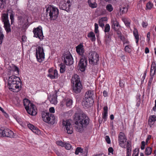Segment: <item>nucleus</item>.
I'll use <instances>...</instances> for the list:
<instances>
[{
    "label": "nucleus",
    "instance_id": "nucleus-6",
    "mask_svg": "<svg viewBox=\"0 0 156 156\" xmlns=\"http://www.w3.org/2000/svg\"><path fill=\"white\" fill-rule=\"evenodd\" d=\"M118 141L119 146L123 148L127 147L128 144L132 145L131 142L127 140L125 134L122 132H120L119 135Z\"/></svg>",
    "mask_w": 156,
    "mask_h": 156
},
{
    "label": "nucleus",
    "instance_id": "nucleus-27",
    "mask_svg": "<svg viewBox=\"0 0 156 156\" xmlns=\"http://www.w3.org/2000/svg\"><path fill=\"white\" fill-rule=\"evenodd\" d=\"M104 112L102 113V118L105 121L106 120L108 116V108L107 106L104 107Z\"/></svg>",
    "mask_w": 156,
    "mask_h": 156
},
{
    "label": "nucleus",
    "instance_id": "nucleus-51",
    "mask_svg": "<svg viewBox=\"0 0 156 156\" xmlns=\"http://www.w3.org/2000/svg\"><path fill=\"white\" fill-rule=\"evenodd\" d=\"M12 70L14 71H17V73L18 74L19 73V68L16 66H14Z\"/></svg>",
    "mask_w": 156,
    "mask_h": 156
},
{
    "label": "nucleus",
    "instance_id": "nucleus-64",
    "mask_svg": "<svg viewBox=\"0 0 156 156\" xmlns=\"http://www.w3.org/2000/svg\"><path fill=\"white\" fill-rule=\"evenodd\" d=\"M125 25L127 26L128 27L129 25V22L127 21H125L124 22Z\"/></svg>",
    "mask_w": 156,
    "mask_h": 156
},
{
    "label": "nucleus",
    "instance_id": "nucleus-46",
    "mask_svg": "<svg viewBox=\"0 0 156 156\" xmlns=\"http://www.w3.org/2000/svg\"><path fill=\"white\" fill-rule=\"evenodd\" d=\"M64 147H65L66 149L67 150H70L71 148V145L69 144L65 143L64 146Z\"/></svg>",
    "mask_w": 156,
    "mask_h": 156
},
{
    "label": "nucleus",
    "instance_id": "nucleus-14",
    "mask_svg": "<svg viewBox=\"0 0 156 156\" xmlns=\"http://www.w3.org/2000/svg\"><path fill=\"white\" fill-rule=\"evenodd\" d=\"M64 63L66 65L70 66L73 63V58L70 53L64 55Z\"/></svg>",
    "mask_w": 156,
    "mask_h": 156
},
{
    "label": "nucleus",
    "instance_id": "nucleus-9",
    "mask_svg": "<svg viewBox=\"0 0 156 156\" xmlns=\"http://www.w3.org/2000/svg\"><path fill=\"white\" fill-rule=\"evenodd\" d=\"M36 56L37 60L40 62H41L44 58V53L42 47L39 46L36 50Z\"/></svg>",
    "mask_w": 156,
    "mask_h": 156
},
{
    "label": "nucleus",
    "instance_id": "nucleus-22",
    "mask_svg": "<svg viewBox=\"0 0 156 156\" xmlns=\"http://www.w3.org/2000/svg\"><path fill=\"white\" fill-rule=\"evenodd\" d=\"M28 127L31 129L34 133L38 134L40 132V130L33 125L29 124L27 125Z\"/></svg>",
    "mask_w": 156,
    "mask_h": 156
},
{
    "label": "nucleus",
    "instance_id": "nucleus-59",
    "mask_svg": "<svg viewBox=\"0 0 156 156\" xmlns=\"http://www.w3.org/2000/svg\"><path fill=\"white\" fill-rule=\"evenodd\" d=\"M151 76L152 77L150 78L149 81V82H148V85H149V86L151 85V83L152 81V80H153V76Z\"/></svg>",
    "mask_w": 156,
    "mask_h": 156
},
{
    "label": "nucleus",
    "instance_id": "nucleus-2",
    "mask_svg": "<svg viewBox=\"0 0 156 156\" xmlns=\"http://www.w3.org/2000/svg\"><path fill=\"white\" fill-rule=\"evenodd\" d=\"M8 85L10 90L18 92L21 89V82L19 77L15 75H12L9 77Z\"/></svg>",
    "mask_w": 156,
    "mask_h": 156
},
{
    "label": "nucleus",
    "instance_id": "nucleus-41",
    "mask_svg": "<svg viewBox=\"0 0 156 156\" xmlns=\"http://www.w3.org/2000/svg\"><path fill=\"white\" fill-rule=\"evenodd\" d=\"M5 0H0V8H3L5 5Z\"/></svg>",
    "mask_w": 156,
    "mask_h": 156
},
{
    "label": "nucleus",
    "instance_id": "nucleus-24",
    "mask_svg": "<svg viewBox=\"0 0 156 156\" xmlns=\"http://www.w3.org/2000/svg\"><path fill=\"white\" fill-rule=\"evenodd\" d=\"M85 98H83L82 104L84 108H88V94H87V92H86L85 95Z\"/></svg>",
    "mask_w": 156,
    "mask_h": 156
},
{
    "label": "nucleus",
    "instance_id": "nucleus-39",
    "mask_svg": "<svg viewBox=\"0 0 156 156\" xmlns=\"http://www.w3.org/2000/svg\"><path fill=\"white\" fill-rule=\"evenodd\" d=\"M60 72L61 73H63L66 70L65 66L63 65L62 64H61L60 65Z\"/></svg>",
    "mask_w": 156,
    "mask_h": 156
},
{
    "label": "nucleus",
    "instance_id": "nucleus-62",
    "mask_svg": "<svg viewBox=\"0 0 156 156\" xmlns=\"http://www.w3.org/2000/svg\"><path fill=\"white\" fill-rule=\"evenodd\" d=\"M149 50L148 48L147 47H146L145 48V53L146 54H147L149 53Z\"/></svg>",
    "mask_w": 156,
    "mask_h": 156
},
{
    "label": "nucleus",
    "instance_id": "nucleus-63",
    "mask_svg": "<svg viewBox=\"0 0 156 156\" xmlns=\"http://www.w3.org/2000/svg\"><path fill=\"white\" fill-rule=\"evenodd\" d=\"M2 129H0V136L3 137V136Z\"/></svg>",
    "mask_w": 156,
    "mask_h": 156
},
{
    "label": "nucleus",
    "instance_id": "nucleus-29",
    "mask_svg": "<svg viewBox=\"0 0 156 156\" xmlns=\"http://www.w3.org/2000/svg\"><path fill=\"white\" fill-rule=\"evenodd\" d=\"M57 95L56 94H54L51 97L50 99L51 102L54 104H56L57 103Z\"/></svg>",
    "mask_w": 156,
    "mask_h": 156
},
{
    "label": "nucleus",
    "instance_id": "nucleus-36",
    "mask_svg": "<svg viewBox=\"0 0 156 156\" xmlns=\"http://www.w3.org/2000/svg\"><path fill=\"white\" fill-rule=\"evenodd\" d=\"M106 10L109 12L112 11L113 9L112 5L110 4H108L106 6Z\"/></svg>",
    "mask_w": 156,
    "mask_h": 156
},
{
    "label": "nucleus",
    "instance_id": "nucleus-19",
    "mask_svg": "<svg viewBox=\"0 0 156 156\" xmlns=\"http://www.w3.org/2000/svg\"><path fill=\"white\" fill-rule=\"evenodd\" d=\"M83 46L81 44H80L76 47V51L81 56L83 55L85 56L84 54V50L83 48Z\"/></svg>",
    "mask_w": 156,
    "mask_h": 156
},
{
    "label": "nucleus",
    "instance_id": "nucleus-58",
    "mask_svg": "<svg viewBox=\"0 0 156 156\" xmlns=\"http://www.w3.org/2000/svg\"><path fill=\"white\" fill-rule=\"evenodd\" d=\"M151 136L150 135H148L147 137L146 140V143H147L149 140L151 138Z\"/></svg>",
    "mask_w": 156,
    "mask_h": 156
},
{
    "label": "nucleus",
    "instance_id": "nucleus-48",
    "mask_svg": "<svg viewBox=\"0 0 156 156\" xmlns=\"http://www.w3.org/2000/svg\"><path fill=\"white\" fill-rule=\"evenodd\" d=\"M56 144L58 146L64 147L65 143L62 141H57L56 142Z\"/></svg>",
    "mask_w": 156,
    "mask_h": 156
},
{
    "label": "nucleus",
    "instance_id": "nucleus-50",
    "mask_svg": "<svg viewBox=\"0 0 156 156\" xmlns=\"http://www.w3.org/2000/svg\"><path fill=\"white\" fill-rule=\"evenodd\" d=\"M105 140L106 142L108 144H110L111 143L110 139L108 136H105Z\"/></svg>",
    "mask_w": 156,
    "mask_h": 156
},
{
    "label": "nucleus",
    "instance_id": "nucleus-1",
    "mask_svg": "<svg viewBox=\"0 0 156 156\" xmlns=\"http://www.w3.org/2000/svg\"><path fill=\"white\" fill-rule=\"evenodd\" d=\"M88 117L84 113L76 114L74 119L75 124L76 125L75 129L76 131L82 132L84 128H86L87 126V120Z\"/></svg>",
    "mask_w": 156,
    "mask_h": 156
},
{
    "label": "nucleus",
    "instance_id": "nucleus-16",
    "mask_svg": "<svg viewBox=\"0 0 156 156\" xmlns=\"http://www.w3.org/2000/svg\"><path fill=\"white\" fill-rule=\"evenodd\" d=\"M3 137L5 136L9 137H14V134L11 130L7 129L3 130Z\"/></svg>",
    "mask_w": 156,
    "mask_h": 156
},
{
    "label": "nucleus",
    "instance_id": "nucleus-44",
    "mask_svg": "<svg viewBox=\"0 0 156 156\" xmlns=\"http://www.w3.org/2000/svg\"><path fill=\"white\" fill-rule=\"evenodd\" d=\"M139 151V150L136 148L133 151V154L132 156H138Z\"/></svg>",
    "mask_w": 156,
    "mask_h": 156
},
{
    "label": "nucleus",
    "instance_id": "nucleus-60",
    "mask_svg": "<svg viewBox=\"0 0 156 156\" xmlns=\"http://www.w3.org/2000/svg\"><path fill=\"white\" fill-rule=\"evenodd\" d=\"M103 95L105 97H107L108 95V93L106 90H104L103 92Z\"/></svg>",
    "mask_w": 156,
    "mask_h": 156
},
{
    "label": "nucleus",
    "instance_id": "nucleus-5",
    "mask_svg": "<svg viewBox=\"0 0 156 156\" xmlns=\"http://www.w3.org/2000/svg\"><path fill=\"white\" fill-rule=\"evenodd\" d=\"M23 103L27 113L32 115H35L37 114L35 106L27 98L24 99Z\"/></svg>",
    "mask_w": 156,
    "mask_h": 156
},
{
    "label": "nucleus",
    "instance_id": "nucleus-28",
    "mask_svg": "<svg viewBox=\"0 0 156 156\" xmlns=\"http://www.w3.org/2000/svg\"><path fill=\"white\" fill-rule=\"evenodd\" d=\"M4 27L5 28V29L7 33L11 32V25L10 24L9 22L5 23H4Z\"/></svg>",
    "mask_w": 156,
    "mask_h": 156
},
{
    "label": "nucleus",
    "instance_id": "nucleus-40",
    "mask_svg": "<svg viewBox=\"0 0 156 156\" xmlns=\"http://www.w3.org/2000/svg\"><path fill=\"white\" fill-rule=\"evenodd\" d=\"M88 5L92 8H95L97 7V4L95 2L90 3L88 0Z\"/></svg>",
    "mask_w": 156,
    "mask_h": 156
},
{
    "label": "nucleus",
    "instance_id": "nucleus-17",
    "mask_svg": "<svg viewBox=\"0 0 156 156\" xmlns=\"http://www.w3.org/2000/svg\"><path fill=\"white\" fill-rule=\"evenodd\" d=\"M111 24L112 28L115 30H116L120 27L118 21L115 18H112L111 19Z\"/></svg>",
    "mask_w": 156,
    "mask_h": 156
},
{
    "label": "nucleus",
    "instance_id": "nucleus-7",
    "mask_svg": "<svg viewBox=\"0 0 156 156\" xmlns=\"http://www.w3.org/2000/svg\"><path fill=\"white\" fill-rule=\"evenodd\" d=\"M42 117L44 122L49 124H53L55 122V119L54 115L49 112H42Z\"/></svg>",
    "mask_w": 156,
    "mask_h": 156
},
{
    "label": "nucleus",
    "instance_id": "nucleus-13",
    "mask_svg": "<svg viewBox=\"0 0 156 156\" xmlns=\"http://www.w3.org/2000/svg\"><path fill=\"white\" fill-rule=\"evenodd\" d=\"M62 125L65 126V131H66L68 134H71L73 132L72 126L69 120H63L62 122Z\"/></svg>",
    "mask_w": 156,
    "mask_h": 156
},
{
    "label": "nucleus",
    "instance_id": "nucleus-56",
    "mask_svg": "<svg viewBox=\"0 0 156 156\" xmlns=\"http://www.w3.org/2000/svg\"><path fill=\"white\" fill-rule=\"evenodd\" d=\"M147 41H148L150 40V32H148L147 33Z\"/></svg>",
    "mask_w": 156,
    "mask_h": 156
},
{
    "label": "nucleus",
    "instance_id": "nucleus-25",
    "mask_svg": "<svg viewBox=\"0 0 156 156\" xmlns=\"http://www.w3.org/2000/svg\"><path fill=\"white\" fill-rule=\"evenodd\" d=\"M87 149V148L85 149L84 151L83 149L81 147H77L76 149L75 154L76 155H77L79 154V152L83 153L84 152L86 153L85 156H87V154L88 152Z\"/></svg>",
    "mask_w": 156,
    "mask_h": 156
},
{
    "label": "nucleus",
    "instance_id": "nucleus-45",
    "mask_svg": "<svg viewBox=\"0 0 156 156\" xmlns=\"http://www.w3.org/2000/svg\"><path fill=\"white\" fill-rule=\"evenodd\" d=\"M110 30V26L108 24H107L105 27L104 31L105 32H108Z\"/></svg>",
    "mask_w": 156,
    "mask_h": 156
},
{
    "label": "nucleus",
    "instance_id": "nucleus-52",
    "mask_svg": "<svg viewBox=\"0 0 156 156\" xmlns=\"http://www.w3.org/2000/svg\"><path fill=\"white\" fill-rule=\"evenodd\" d=\"M108 151L109 152V154L110 153H111L112 154H113V149L112 147H110L108 149Z\"/></svg>",
    "mask_w": 156,
    "mask_h": 156
},
{
    "label": "nucleus",
    "instance_id": "nucleus-53",
    "mask_svg": "<svg viewBox=\"0 0 156 156\" xmlns=\"http://www.w3.org/2000/svg\"><path fill=\"white\" fill-rule=\"evenodd\" d=\"M145 142L144 141H143L141 142V148L142 150H143L145 148Z\"/></svg>",
    "mask_w": 156,
    "mask_h": 156
},
{
    "label": "nucleus",
    "instance_id": "nucleus-20",
    "mask_svg": "<svg viewBox=\"0 0 156 156\" xmlns=\"http://www.w3.org/2000/svg\"><path fill=\"white\" fill-rule=\"evenodd\" d=\"M156 73V64L155 62H153L151 66L150 75L151 76H153Z\"/></svg>",
    "mask_w": 156,
    "mask_h": 156
},
{
    "label": "nucleus",
    "instance_id": "nucleus-15",
    "mask_svg": "<svg viewBox=\"0 0 156 156\" xmlns=\"http://www.w3.org/2000/svg\"><path fill=\"white\" fill-rule=\"evenodd\" d=\"M49 74L48 76L51 79H54L57 78L58 76V73L57 70L56 69L54 70L52 68L49 69L48 71Z\"/></svg>",
    "mask_w": 156,
    "mask_h": 156
},
{
    "label": "nucleus",
    "instance_id": "nucleus-11",
    "mask_svg": "<svg viewBox=\"0 0 156 156\" xmlns=\"http://www.w3.org/2000/svg\"><path fill=\"white\" fill-rule=\"evenodd\" d=\"M87 56L84 55L82 56L78 64L79 69L81 72H83L85 70L86 68L87 67Z\"/></svg>",
    "mask_w": 156,
    "mask_h": 156
},
{
    "label": "nucleus",
    "instance_id": "nucleus-57",
    "mask_svg": "<svg viewBox=\"0 0 156 156\" xmlns=\"http://www.w3.org/2000/svg\"><path fill=\"white\" fill-rule=\"evenodd\" d=\"M146 72H145L144 74L143 75V76L142 77V78L141 79V80H142L143 81H144V80L145 79V77H146Z\"/></svg>",
    "mask_w": 156,
    "mask_h": 156
},
{
    "label": "nucleus",
    "instance_id": "nucleus-12",
    "mask_svg": "<svg viewBox=\"0 0 156 156\" xmlns=\"http://www.w3.org/2000/svg\"><path fill=\"white\" fill-rule=\"evenodd\" d=\"M42 29V27L39 26L36 28H34L33 30L34 37L38 38L40 40L43 39L44 37Z\"/></svg>",
    "mask_w": 156,
    "mask_h": 156
},
{
    "label": "nucleus",
    "instance_id": "nucleus-31",
    "mask_svg": "<svg viewBox=\"0 0 156 156\" xmlns=\"http://www.w3.org/2000/svg\"><path fill=\"white\" fill-rule=\"evenodd\" d=\"M126 148V156H131L132 151V145L128 144Z\"/></svg>",
    "mask_w": 156,
    "mask_h": 156
},
{
    "label": "nucleus",
    "instance_id": "nucleus-54",
    "mask_svg": "<svg viewBox=\"0 0 156 156\" xmlns=\"http://www.w3.org/2000/svg\"><path fill=\"white\" fill-rule=\"evenodd\" d=\"M49 112L51 113H54L55 112V109L54 107H51L49 109Z\"/></svg>",
    "mask_w": 156,
    "mask_h": 156
},
{
    "label": "nucleus",
    "instance_id": "nucleus-37",
    "mask_svg": "<svg viewBox=\"0 0 156 156\" xmlns=\"http://www.w3.org/2000/svg\"><path fill=\"white\" fill-rule=\"evenodd\" d=\"M14 14L12 10L10 11V17L11 20V24H12L14 22Z\"/></svg>",
    "mask_w": 156,
    "mask_h": 156
},
{
    "label": "nucleus",
    "instance_id": "nucleus-30",
    "mask_svg": "<svg viewBox=\"0 0 156 156\" xmlns=\"http://www.w3.org/2000/svg\"><path fill=\"white\" fill-rule=\"evenodd\" d=\"M133 32L134 36L136 39V43L137 44L139 40V34L137 30L134 28Z\"/></svg>",
    "mask_w": 156,
    "mask_h": 156
},
{
    "label": "nucleus",
    "instance_id": "nucleus-18",
    "mask_svg": "<svg viewBox=\"0 0 156 156\" xmlns=\"http://www.w3.org/2000/svg\"><path fill=\"white\" fill-rule=\"evenodd\" d=\"M94 90L88 91V101H89L90 106L92 105L94 102Z\"/></svg>",
    "mask_w": 156,
    "mask_h": 156
},
{
    "label": "nucleus",
    "instance_id": "nucleus-33",
    "mask_svg": "<svg viewBox=\"0 0 156 156\" xmlns=\"http://www.w3.org/2000/svg\"><path fill=\"white\" fill-rule=\"evenodd\" d=\"M94 32H95V33L97 34H96V36L97 37V38H98V37H99V30H98V24L96 23H94Z\"/></svg>",
    "mask_w": 156,
    "mask_h": 156
},
{
    "label": "nucleus",
    "instance_id": "nucleus-49",
    "mask_svg": "<svg viewBox=\"0 0 156 156\" xmlns=\"http://www.w3.org/2000/svg\"><path fill=\"white\" fill-rule=\"evenodd\" d=\"M148 25V23L146 21H143L141 23V26L143 28H146Z\"/></svg>",
    "mask_w": 156,
    "mask_h": 156
},
{
    "label": "nucleus",
    "instance_id": "nucleus-55",
    "mask_svg": "<svg viewBox=\"0 0 156 156\" xmlns=\"http://www.w3.org/2000/svg\"><path fill=\"white\" fill-rule=\"evenodd\" d=\"M140 98L137 99V101L136 104V106L138 107L140 105Z\"/></svg>",
    "mask_w": 156,
    "mask_h": 156
},
{
    "label": "nucleus",
    "instance_id": "nucleus-8",
    "mask_svg": "<svg viewBox=\"0 0 156 156\" xmlns=\"http://www.w3.org/2000/svg\"><path fill=\"white\" fill-rule=\"evenodd\" d=\"M99 59V55L94 51L90 52L88 55V61L89 63L92 65H97Z\"/></svg>",
    "mask_w": 156,
    "mask_h": 156
},
{
    "label": "nucleus",
    "instance_id": "nucleus-43",
    "mask_svg": "<svg viewBox=\"0 0 156 156\" xmlns=\"http://www.w3.org/2000/svg\"><path fill=\"white\" fill-rule=\"evenodd\" d=\"M72 100L71 99H67L66 102V105L68 107L69 106L72 105Z\"/></svg>",
    "mask_w": 156,
    "mask_h": 156
},
{
    "label": "nucleus",
    "instance_id": "nucleus-21",
    "mask_svg": "<svg viewBox=\"0 0 156 156\" xmlns=\"http://www.w3.org/2000/svg\"><path fill=\"white\" fill-rule=\"evenodd\" d=\"M156 121V116L152 115L150 116L149 117L148 124L151 127L154 123Z\"/></svg>",
    "mask_w": 156,
    "mask_h": 156
},
{
    "label": "nucleus",
    "instance_id": "nucleus-34",
    "mask_svg": "<svg viewBox=\"0 0 156 156\" xmlns=\"http://www.w3.org/2000/svg\"><path fill=\"white\" fill-rule=\"evenodd\" d=\"M152 149L151 147H148L146 148L145 151V154L147 155H150L152 152Z\"/></svg>",
    "mask_w": 156,
    "mask_h": 156
},
{
    "label": "nucleus",
    "instance_id": "nucleus-38",
    "mask_svg": "<svg viewBox=\"0 0 156 156\" xmlns=\"http://www.w3.org/2000/svg\"><path fill=\"white\" fill-rule=\"evenodd\" d=\"M128 11V8L126 6L120 8V12L121 14H123L126 13Z\"/></svg>",
    "mask_w": 156,
    "mask_h": 156
},
{
    "label": "nucleus",
    "instance_id": "nucleus-32",
    "mask_svg": "<svg viewBox=\"0 0 156 156\" xmlns=\"http://www.w3.org/2000/svg\"><path fill=\"white\" fill-rule=\"evenodd\" d=\"M88 37L92 41H94L96 40L95 34L93 32H90L89 33H88Z\"/></svg>",
    "mask_w": 156,
    "mask_h": 156
},
{
    "label": "nucleus",
    "instance_id": "nucleus-3",
    "mask_svg": "<svg viewBox=\"0 0 156 156\" xmlns=\"http://www.w3.org/2000/svg\"><path fill=\"white\" fill-rule=\"evenodd\" d=\"M72 89L76 93H80L82 88L79 76L76 74L72 76L71 80Z\"/></svg>",
    "mask_w": 156,
    "mask_h": 156
},
{
    "label": "nucleus",
    "instance_id": "nucleus-42",
    "mask_svg": "<svg viewBox=\"0 0 156 156\" xmlns=\"http://www.w3.org/2000/svg\"><path fill=\"white\" fill-rule=\"evenodd\" d=\"M153 6V4L151 2H148L147 3L146 5V9H151Z\"/></svg>",
    "mask_w": 156,
    "mask_h": 156
},
{
    "label": "nucleus",
    "instance_id": "nucleus-26",
    "mask_svg": "<svg viewBox=\"0 0 156 156\" xmlns=\"http://www.w3.org/2000/svg\"><path fill=\"white\" fill-rule=\"evenodd\" d=\"M107 18L106 17H103L99 19L98 23L99 26L102 27L104 26V23L107 20Z\"/></svg>",
    "mask_w": 156,
    "mask_h": 156
},
{
    "label": "nucleus",
    "instance_id": "nucleus-4",
    "mask_svg": "<svg viewBox=\"0 0 156 156\" xmlns=\"http://www.w3.org/2000/svg\"><path fill=\"white\" fill-rule=\"evenodd\" d=\"M59 11L58 9L55 7L49 5L46 9V17L49 16L50 20H55L58 16Z\"/></svg>",
    "mask_w": 156,
    "mask_h": 156
},
{
    "label": "nucleus",
    "instance_id": "nucleus-61",
    "mask_svg": "<svg viewBox=\"0 0 156 156\" xmlns=\"http://www.w3.org/2000/svg\"><path fill=\"white\" fill-rule=\"evenodd\" d=\"M123 43L124 44H129V42L127 40H125L123 41Z\"/></svg>",
    "mask_w": 156,
    "mask_h": 156
},
{
    "label": "nucleus",
    "instance_id": "nucleus-35",
    "mask_svg": "<svg viewBox=\"0 0 156 156\" xmlns=\"http://www.w3.org/2000/svg\"><path fill=\"white\" fill-rule=\"evenodd\" d=\"M125 51L129 53H130L132 51L131 47L130 45H126L124 48Z\"/></svg>",
    "mask_w": 156,
    "mask_h": 156
},
{
    "label": "nucleus",
    "instance_id": "nucleus-47",
    "mask_svg": "<svg viewBox=\"0 0 156 156\" xmlns=\"http://www.w3.org/2000/svg\"><path fill=\"white\" fill-rule=\"evenodd\" d=\"M4 36L2 32L0 33V44H2L4 38Z\"/></svg>",
    "mask_w": 156,
    "mask_h": 156
},
{
    "label": "nucleus",
    "instance_id": "nucleus-23",
    "mask_svg": "<svg viewBox=\"0 0 156 156\" xmlns=\"http://www.w3.org/2000/svg\"><path fill=\"white\" fill-rule=\"evenodd\" d=\"M9 10H8L6 13H3L2 16V22L4 23L9 22L8 19V12L9 11Z\"/></svg>",
    "mask_w": 156,
    "mask_h": 156
},
{
    "label": "nucleus",
    "instance_id": "nucleus-10",
    "mask_svg": "<svg viewBox=\"0 0 156 156\" xmlns=\"http://www.w3.org/2000/svg\"><path fill=\"white\" fill-rule=\"evenodd\" d=\"M71 3L70 0H62L59 4L60 9L64 10L68 12L69 11V8L71 6Z\"/></svg>",
    "mask_w": 156,
    "mask_h": 156
}]
</instances>
